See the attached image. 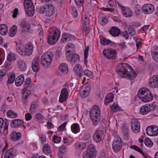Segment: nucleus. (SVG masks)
<instances>
[{
	"instance_id": "nucleus-1",
	"label": "nucleus",
	"mask_w": 158,
	"mask_h": 158,
	"mask_svg": "<svg viewBox=\"0 0 158 158\" xmlns=\"http://www.w3.org/2000/svg\"><path fill=\"white\" fill-rule=\"evenodd\" d=\"M119 66V69L118 72V74L122 77L131 80L136 77V72L134 71L131 67L128 64H120Z\"/></svg>"
},
{
	"instance_id": "nucleus-2",
	"label": "nucleus",
	"mask_w": 158,
	"mask_h": 158,
	"mask_svg": "<svg viewBox=\"0 0 158 158\" xmlns=\"http://www.w3.org/2000/svg\"><path fill=\"white\" fill-rule=\"evenodd\" d=\"M48 31V43L51 45L55 44L60 37V32L59 30L55 27H53L50 28Z\"/></svg>"
},
{
	"instance_id": "nucleus-3",
	"label": "nucleus",
	"mask_w": 158,
	"mask_h": 158,
	"mask_svg": "<svg viewBox=\"0 0 158 158\" xmlns=\"http://www.w3.org/2000/svg\"><path fill=\"white\" fill-rule=\"evenodd\" d=\"M16 50L20 55L25 56L31 55L33 50V46L31 42L28 43L25 46L20 44L17 45Z\"/></svg>"
},
{
	"instance_id": "nucleus-4",
	"label": "nucleus",
	"mask_w": 158,
	"mask_h": 158,
	"mask_svg": "<svg viewBox=\"0 0 158 158\" xmlns=\"http://www.w3.org/2000/svg\"><path fill=\"white\" fill-rule=\"evenodd\" d=\"M101 112L99 107L94 105L93 108L89 111L90 118L92 120L93 125L96 126L100 121Z\"/></svg>"
},
{
	"instance_id": "nucleus-5",
	"label": "nucleus",
	"mask_w": 158,
	"mask_h": 158,
	"mask_svg": "<svg viewBox=\"0 0 158 158\" xmlns=\"http://www.w3.org/2000/svg\"><path fill=\"white\" fill-rule=\"evenodd\" d=\"M31 82L30 78H27L24 82V87L22 90V100L23 104H26L28 96L31 94V91L27 89L30 86Z\"/></svg>"
},
{
	"instance_id": "nucleus-6",
	"label": "nucleus",
	"mask_w": 158,
	"mask_h": 158,
	"mask_svg": "<svg viewBox=\"0 0 158 158\" xmlns=\"http://www.w3.org/2000/svg\"><path fill=\"white\" fill-rule=\"evenodd\" d=\"M39 12L40 14L44 13L46 16L50 17L55 14V10L52 4H46L40 7Z\"/></svg>"
},
{
	"instance_id": "nucleus-7",
	"label": "nucleus",
	"mask_w": 158,
	"mask_h": 158,
	"mask_svg": "<svg viewBox=\"0 0 158 158\" xmlns=\"http://www.w3.org/2000/svg\"><path fill=\"white\" fill-rule=\"evenodd\" d=\"M53 58V54L51 52H47L42 56L41 63L44 66H48L51 63Z\"/></svg>"
},
{
	"instance_id": "nucleus-8",
	"label": "nucleus",
	"mask_w": 158,
	"mask_h": 158,
	"mask_svg": "<svg viewBox=\"0 0 158 158\" xmlns=\"http://www.w3.org/2000/svg\"><path fill=\"white\" fill-rule=\"evenodd\" d=\"M24 6L27 14L30 16H33L35 12L34 6L31 0H24Z\"/></svg>"
},
{
	"instance_id": "nucleus-9",
	"label": "nucleus",
	"mask_w": 158,
	"mask_h": 158,
	"mask_svg": "<svg viewBox=\"0 0 158 158\" xmlns=\"http://www.w3.org/2000/svg\"><path fill=\"white\" fill-rule=\"evenodd\" d=\"M95 147L94 145L91 144L88 145L86 152L83 154V158H95L96 155Z\"/></svg>"
},
{
	"instance_id": "nucleus-10",
	"label": "nucleus",
	"mask_w": 158,
	"mask_h": 158,
	"mask_svg": "<svg viewBox=\"0 0 158 158\" xmlns=\"http://www.w3.org/2000/svg\"><path fill=\"white\" fill-rule=\"evenodd\" d=\"M112 147L114 152H117L120 150L122 147V141L119 136H115L113 142Z\"/></svg>"
},
{
	"instance_id": "nucleus-11",
	"label": "nucleus",
	"mask_w": 158,
	"mask_h": 158,
	"mask_svg": "<svg viewBox=\"0 0 158 158\" xmlns=\"http://www.w3.org/2000/svg\"><path fill=\"white\" fill-rule=\"evenodd\" d=\"M118 7L121 11L122 15L125 17L129 18L131 17L133 15V12L130 8L125 7L119 3H117Z\"/></svg>"
},
{
	"instance_id": "nucleus-12",
	"label": "nucleus",
	"mask_w": 158,
	"mask_h": 158,
	"mask_svg": "<svg viewBox=\"0 0 158 158\" xmlns=\"http://www.w3.org/2000/svg\"><path fill=\"white\" fill-rule=\"evenodd\" d=\"M103 131L100 130H97L94 132L93 135V139L96 143H99L101 141L104 135Z\"/></svg>"
},
{
	"instance_id": "nucleus-13",
	"label": "nucleus",
	"mask_w": 158,
	"mask_h": 158,
	"mask_svg": "<svg viewBox=\"0 0 158 158\" xmlns=\"http://www.w3.org/2000/svg\"><path fill=\"white\" fill-rule=\"evenodd\" d=\"M103 52L104 55L108 59H114L116 56V51L114 49H105L103 51Z\"/></svg>"
},
{
	"instance_id": "nucleus-14",
	"label": "nucleus",
	"mask_w": 158,
	"mask_h": 158,
	"mask_svg": "<svg viewBox=\"0 0 158 158\" xmlns=\"http://www.w3.org/2000/svg\"><path fill=\"white\" fill-rule=\"evenodd\" d=\"M131 129L133 132L138 133L140 130V124L139 121L137 119H132L131 123Z\"/></svg>"
},
{
	"instance_id": "nucleus-15",
	"label": "nucleus",
	"mask_w": 158,
	"mask_h": 158,
	"mask_svg": "<svg viewBox=\"0 0 158 158\" xmlns=\"http://www.w3.org/2000/svg\"><path fill=\"white\" fill-rule=\"evenodd\" d=\"M80 94L83 98L86 97L89 94L90 91V85L89 84H85L83 88L80 89Z\"/></svg>"
},
{
	"instance_id": "nucleus-16",
	"label": "nucleus",
	"mask_w": 158,
	"mask_h": 158,
	"mask_svg": "<svg viewBox=\"0 0 158 158\" xmlns=\"http://www.w3.org/2000/svg\"><path fill=\"white\" fill-rule=\"evenodd\" d=\"M20 26L22 32L23 33L28 32L31 28L30 24L27 23L25 19H23L21 21Z\"/></svg>"
},
{
	"instance_id": "nucleus-17",
	"label": "nucleus",
	"mask_w": 158,
	"mask_h": 158,
	"mask_svg": "<svg viewBox=\"0 0 158 158\" xmlns=\"http://www.w3.org/2000/svg\"><path fill=\"white\" fill-rule=\"evenodd\" d=\"M143 12L146 14H151L154 10V6L150 4H145L142 6Z\"/></svg>"
},
{
	"instance_id": "nucleus-18",
	"label": "nucleus",
	"mask_w": 158,
	"mask_h": 158,
	"mask_svg": "<svg viewBox=\"0 0 158 158\" xmlns=\"http://www.w3.org/2000/svg\"><path fill=\"white\" fill-rule=\"evenodd\" d=\"M154 106L152 104H147L143 105L140 108V113L142 114H146L152 110L151 108H154Z\"/></svg>"
},
{
	"instance_id": "nucleus-19",
	"label": "nucleus",
	"mask_w": 158,
	"mask_h": 158,
	"mask_svg": "<svg viewBox=\"0 0 158 158\" xmlns=\"http://www.w3.org/2000/svg\"><path fill=\"white\" fill-rule=\"evenodd\" d=\"M23 124L24 121L22 119H16L12 120L10 125L13 128H17L22 126Z\"/></svg>"
},
{
	"instance_id": "nucleus-20",
	"label": "nucleus",
	"mask_w": 158,
	"mask_h": 158,
	"mask_svg": "<svg viewBox=\"0 0 158 158\" xmlns=\"http://www.w3.org/2000/svg\"><path fill=\"white\" fill-rule=\"evenodd\" d=\"M39 61V57L36 56L34 58L32 62V68L35 72H38L40 69Z\"/></svg>"
},
{
	"instance_id": "nucleus-21",
	"label": "nucleus",
	"mask_w": 158,
	"mask_h": 158,
	"mask_svg": "<svg viewBox=\"0 0 158 158\" xmlns=\"http://www.w3.org/2000/svg\"><path fill=\"white\" fill-rule=\"evenodd\" d=\"M75 38L74 36L68 33H64L62 35L61 41L62 43H66L68 41L74 40Z\"/></svg>"
},
{
	"instance_id": "nucleus-22",
	"label": "nucleus",
	"mask_w": 158,
	"mask_h": 158,
	"mask_svg": "<svg viewBox=\"0 0 158 158\" xmlns=\"http://www.w3.org/2000/svg\"><path fill=\"white\" fill-rule=\"evenodd\" d=\"M149 85L152 88H157L158 86V75H153L150 80Z\"/></svg>"
},
{
	"instance_id": "nucleus-23",
	"label": "nucleus",
	"mask_w": 158,
	"mask_h": 158,
	"mask_svg": "<svg viewBox=\"0 0 158 158\" xmlns=\"http://www.w3.org/2000/svg\"><path fill=\"white\" fill-rule=\"evenodd\" d=\"M69 95L68 91L65 89H63L61 91L59 98V102L61 103L65 102L67 99Z\"/></svg>"
},
{
	"instance_id": "nucleus-24",
	"label": "nucleus",
	"mask_w": 158,
	"mask_h": 158,
	"mask_svg": "<svg viewBox=\"0 0 158 158\" xmlns=\"http://www.w3.org/2000/svg\"><path fill=\"white\" fill-rule=\"evenodd\" d=\"M16 155V150L14 148H10L5 153L4 158H13Z\"/></svg>"
},
{
	"instance_id": "nucleus-25",
	"label": "nucleus",
	"mask_w": 158,
	"mask_h": 158,
	"mask_svg": "<svg viewBox=\"0 0 158 158\" xmlns=\"http://www.w3.org/2000/svg\"><path fill=\"white\" fill-rule=\"evenodd\" d=\"M16 155V150L14 148H10L5 153L4 158H13Z\"/></svg>"
},
{
	"instance_id": "nucleus-26",
	"label": "nucleus",
	"mask_w": 158,
	"mask_h": 158,
	"mask_svg": "<svg viewBox=\"0 0 158 158\" xmlns=\"http://www.w3.org/2000/svg\"><path fill=\"white\" fill-rule=\"evenodd\" d=\"M153 98L152 94L149 90L147 93V94H146L143 97L141 100L143 102H147L152 100Z\"/></svg>"
},
{
	"instance_id": "nucleus-27",
	"label": "nucleus",
	"mask_w": 158,
	"mask_h": 158,
	"mask_svg": "<svg viewBox=\"0 0 158 158\" xmlns=\"http://www.w3.org/2000/svg\"><path fill=\"white\" fill-rule=\"evenodd\" d=\"M109 33L113 36H118L120 35V30L116 27H112L109 31Z\"/></svg>"
},
{
	"instance_id": "nucleus-28",
	"label": "nucleus",
	"mask_w": 158,
	"mask_h": 158,
	"mask_svg": "<svg viewBox=\"0 0 158 158\" xmlns=\"http://www.w3.org/2000/svg\"><path fill=\"white\" fill-rule=\"evenodd\" d=\"M18 65L22 71H25L27 69L25 62L23 60L19 59L17 61Z\"/></svg>"
},
{
	"instance_id": "nucleus-29",
	"label": "nucleus",
	"mask_w": 158,
	"mask_h": 158,
	"mask_svg": "<svg viewBox=\"0 0 158 158\" xmlns=\"http://www.w3.org/2000/svg\"><path fill=\"white\" fill-rule=\"evenodd\" d=\"M68 71L67 65L64 63H61L59 67V73H67Z\"/></svg>"
},
{
	"instance_id": "nucleus-30",
	"label": "nucleus",
	"mask_w": 158,
	"mask_h": 158,
	"mask_svg": "<svg viewBox=\"0 0 158 158\" xmlns=\"http://www.w3.org/2000/svg\"><path fill=\"white\" fill-rule=\"evenodd\" d=\"M21 136V133L19 132H12L10 135V139L13 141H16L20 138Z\"/></svg>"
},
{
	"instance_id": "nucleus-31",
	"label": "nucleus",
	"mask_w": 158,
	"mask_h": 158,
	"mask_svg": "<svg viewBox=\"0 0 158 158\" xmlns=\"http://www.w3.org/2000/svg\"><path fill=\"white\" fill-rule=\"evenodd\" d=\"M149 90L146 88H143L139 89L138 92V95L140 100H141L142 98H143L144 95L147 94V93L149 91Z\"/></svg>"
},
{
	"instance_id": "nucleus-32",
	"label": "nucleus",
	"mask_w": 158,
	"mask_h": 158,
	"mask_svg": "<svg viewBox=\"0 0 158 158\" xmlns=\"http://www.w3.org/2000/svg\"><path fill=\"white\" fill-rule=\"evenodd\" d=\"M24 80V78L23 75L22 74L19 75L15 79V85L18 86H20L23 83Z\"/></svg>"
},
{
	"instance_id": "nucleus-33",
	"label": "nucleus",
	"mask_w": 158,
	"mask_h": 158,
	"mask_svg": "<svg viewBox=\"0 0 158 158\" xmlns=\"http://www.w3.org/2000/svg\"><path fill=\"white\" fill-rule=\"evenodd\" d=\"M73 70L76 74L78 75L81 77V76L83 73V69L81 66L80 64H76Z\"/></svg>"
},
{
	"instance_id": "nucleus-34",
	"label": "nucleus",
	"mask_w": 158,
	"mask_h": 158,
	"mask_svg": "<svg viewBox=\"0 0 158 158\" xmlns=\"http://www.w3.org/2000/svg\"><path fill=\"white\" fill-rule=\"evenodd\" d=\"M8 31V28L6 25L5 24H1L0 25V33L2 35H6Z\"/></svg>"
},
{
	"instance_id": "nucleus-35",
	"label": "nucleus",
	"mask_w": 158,
	"mask_h": 158,
	"mask_svg": "<svg viewBox=\"0 0 158 158\" xmlns=\"http://www.w3.org/2000/svg\"><path fill=\"white\" fill-rule=\"evenodd\" d=\"M113 97L114 95L111 93L107 94L106 96L105 99V104L106 105H107L108 103L113 101Z\"/></svg>"
},
{
	"instance_id": "nucleus-36",
	"label": "nucleus",
	"mask_w": 158,
	"mask_h": 158,
	"mask_svg": "<svg viewBox=\"0 0 158 158\" xmlns=\"http://www.w3.org/2000/svg\"><path fill=\"white\" fill-rule=\"evenodd\" d=\"M8 77L7 82L8 83L11 84L14 82L15 79V75L13 72H10L8 74Z\"/></svg>"
},
{
	"instance_id": "nucleus-37",
	"label": "nucleus",
	"mask_w": 158,
	"mask_h": 158,
	"mask_svg": "<svg viewBox=\"0 0 158 158\" xmlns=\"http://www.w3.org/2000/svg\"><path fill=\"white\" fill-rule=\"evenodd\" d=\"M43 150V152L45 153L48 155L51 154L52 152L50 148L48 143L44 145Z\"/></svg>"
},
{
	"instance_id": "nucleus-38",
	"label": "nucleus",
	"mask_w": 158,
	"mask_h": 158,
	"mask_svg": "<svg viewBox=\"0 0 158 158\" xmlns=\"http://www.w3.org/2000/svg\"><path fill=\"white\" fill-rule=\"evenodd\" d=\"M71 129L73 132L76 134L79 132V127L77 123H74L71 126Z\"/></svg>"
},
{
	"instance_id": "nucleus-39",
	"label": "nucleus",
	"mask_w": 158,
	"mask_h": 158,
	"mask_svg": "<svg viewBox=\"0 0 158 158\" xmlns=\"http://www.w3.org/2000/svg\"><path fill=\"white\" fill-rule=\"evenodd\" d=\"M74 49V45L71 43L68 44L65 48V50L67 51V53H69L73 51Z\"/></svg>"
},
{
	"instance_id": "nucleus-40",
	"label": "nucleus",
	"mask_w": 158,
	"mask_h": 158,
	"mask_svg": "<svg viewBox=\"0 0 158 158\" xmlns=\"http://www.w3.org/2000/svg\"><path fill=\"white\" fill-rule=\"evenodd\" d=\"M17 30V27L14 25L10 29L9 33V35L10 37L14 36L16 33Z\"/></svg>"
},
{
	"instance_id": "nucleus-41",
	"label": "nucleus",
	"mask_w": 158,
	"mask_h": 158,
	"mask_svg": "<svg viewBox=\"0 0 158 158\" xmlns=\"http://www.w3.org/2000/svg\"><path fill=\"white\" fill-rule=\"evenodd\" d=\"M128 33L131 36L135 35L136 34L135 30L134 27L131 25H130L128 27Z\"/></svg>"
},
{
	"instance_id": "nucleus-42",
	"label": "nucleus",
	"mask_w": 158,
	"mask_h": 158,
	"mask_svg": "<svg viewBox=\"0 0 158 158\" xmlns=\"http://www.w3.org/2000/svg\"><path fill=\"white\" fill-rule=\"evenodd\" d=\"M6 115L8 117L11 118H16L18 116L17 114L11 110H9L7 112Z\"/></svg>"
},
{
	"instance_id": "nucleus-43",
	"label": "nucleus",
	"mask_w": 158,
	"mask_h": 158,
	"mask_svg": "<svg viewBox=\"0 0 158 158\" xmlns=\"http://www.w3.org/2000/svg\"><path fill=\"white\" fill-rule=\"evenodd\" d=\"M75 147L78 149L82 150L85 147V144L83 143H81L80 142H77L75 144Z\"/></svg>"
},
{
	"instance_id": "nucleus-44",
	"label": "nucleus",
	"mask_w": 158,
	"mask_h": 158,
	"mask_svg": "<svg viewBox=\"0 0 158 158\" xmlns=\"http://www.w3.org/2000/svg\"><path fill=\"white\" fill-rule=\"evenodd\" d=\"M100 43L103 45H107L110 44L111 41L109 40L106 39L105 38L102 37L100 39Z\"/></svg>"
},
{
	"instance_id": "nucleus-45",
	"label": "nucleus",
	"mask_w": 158,
	"mask_h": 158,
	"mask_svg": "<svg viewBox=\"0 0 158 158\" xmlns=\"http://www.w3.org/2000/svg\"><path fill=\"white\" fill-rule=\"evenodd\" d=\"M72 15L74 18L77 17L78 15V13L75 7L72 6L71 9Z\"/></svg>"
},
{
	"instance_id": "nucleus-46",
	"label": "nucleus",
	"mask_w": 158,
	"mask_h": 158,
	"mask_svg": "<svg viewBox=\"0 0 158 158\" xmlns=\"http://www.w3.org/2000/svg\"><path fill=\"white\" fill-rule=\"evenodd\" d=\"M38 105V102L37 101H35L32 102L31 103L30 108V111L31 113L34 112L35 110Z\"/></svg>"
},
{
	"instance_id": "nucleus-47",
	"label": "nucleus",
	"mask_w": 158,
	"mask_h": 158,
	"mask_svg": "<svg viewBox=\"0 0 158 158\" xmlns=\"http://www.w3.org/2000/svg\"><path fill=\"white\" fill-rule=\"evenodd\" d=\"M153 58L156 62H158V47H156L152 54Z\"/></svg>"
},
{
	"instance_id": "nucleus-48",
	"label": "nucleus",
	"mask_w": 158,
	"mask_h": 158,
	"mask_svg": "<svg viewBox=\"0 0 158 158\" xmlns=\"http://www.w3.org/2000/svg\"><path fill=\"white\" fill-rule=\"evenodd\" d=\"M67 146L62 145L59 148V155L62 156V154L65 152L68 149Z\"/></svg>"
},
{
	"instance_id": "nucleus-49",
	"label": "nucleus",
	"mask_w": 158,
	"mask_h": 158,
	"mask_svg": "<svg viewBox=\"0 0 158 158\" xmlns=\"http://www.w3.org/2000/svg\"><path fill=\"white\" fill-rule=\"evenodd\" d=\"M15 56L14 54L10 53L8 54L7 59L10 62L15 61Z\"/></svg>"
},
{
	"instance_id": "nucleus-50",
	"label": "nucleus",
	"mask_w": 158,
	"mask_h": 158,
	"mask_svg": "<svg viewBox=\"0 0 158 158\" xmlns=\"http://www.w3.org/2000/svg\"><path fill=\"white\" fill-rule=\"evenodd\" d=\"M5 126L4 127V134L7 135L8 132V126L9 125V122L8 120L6 119L4 120Z\"/></svg>"
},
{
	"instance_id": "nucleus-51",
	"label": "nucleus",
	"mask_w": 158,
	"mask_h": 158,
	"mask_svg": "<svg viewBox=\"0 0 158 158\" xmlns=\"http://www.w3.org/2000/svg\"><path fill=\"white\" fill-rule=\"evenodd\" d=\"M120 107L118 105L115 103H114L111 106V110L113 112H115L119 110Z\"/></svg>"
},
{
	"instance_id": "nucleus-52",
	"label": "nucleus",
	"mask_w": 158,
	"mask_h": 158,
	"mask_svg": "<svg viewBox=\"0 0 158 158\" xmlns=\"http://www.w3.org/2000/svg\"><path fill=\"white\" fill-rule=\"evenodd\" d=\"M146 132L148 135L153 136L152 125L149 126L147 128Z\"/></svg>"
},
{
	"instance_id": "nucleus-53",
	"label": "nucleus",
	"mask_w": 158,
	"mask_h": 158,
	"mask_svg": "<svg viewBox=\"0 0 158 158\" xmlns=\"http://www.w3.org/2000/svg\"><path fill=\"white\" fill-rule=\"evenodd\" d=\"M144 143L148 147H151L153 145L152 141L148 138H146L145 139Z\"/></svg>"
},
{
	"instance_id": "nucleus-54",
	"label": "nucleus",
	"mask_w": 158,
	"mask_h": 158,
	"mask_svg": "<svg viewBox=\"0 0 158 158\" xmlns=\"http://www.w3.org/2000/svg\"><path fill=\"white\" fill-rule=\"evenodd\" d=\"M99 23L102 25H105L107 22V19L106 17H102L99 18Z\"/></svg>"
},
{
	"instance_id": "nucleus-55",
	"label": "nucleus",
	"mask_w": 158,
	"mask_h": 158,
	"mask_svg": "<svg viewBox=\"0 0 158 158\" xmlns=\"http://www.w3.org/2000/svg\"><path fill=\"white\" fill-rule=\"evenodd\" d=\"M82 23L83 24L88 23L89 24V19L88 18L87 16L85 15H84L82 17Z\"/></svg>"
},
{
	"instance_id": "nucleus-56",
	"label": "nucleus",
	"mask_w": 158,
	"mask_h": 158,
	"mask_svg": "<svg viewBox=\"0 0 158 158\" xmlns=\"http://www.w3.org/2000/svg\"><path fill=\"white\" fill-rule=\"evenodd\" d=\"M153 136L158 135V127L156 125H152Z\"/></svg>"
},
{
	"instance_id": "nucleus-57",
	"label": "nucleus",
	"mask_w": 158,
	"mask_h": 158,
	"mask_svg": "<svg viewBox=\"0 0 158 158\" xmlns=\"http://www.w3.org/2000/svg\"><path fill=\"white\" fill-rule=\"evenodd\" d=\"M83 31L85 32V35L89 33V24L87 23L83 25Z\"/></svg>"
},
{
	"instance_id": "nucleus-58",
	"label": "nucleus",
	"mask_w": 158,
	"mask_h": 158,
	"mask_svg": "<svg viewBox=\"0 0 158 158\" xmlns=\"http://www.w3.org/2000/svg\"><path fill=\"white\" fill-rule=\"evenodd\" d=\"M6 71L4 69L0 70V81H2L6 75Z\"/></svg>"
},
{
	"instance_id": "nucleus-59",
	"label": "nucleus",
	"mask_w": 158,
	"mask_h": 158,
	"mask_svg": "<svg viewBox=\"0 0 158 158\" xmlns=\"http://www.w3.org/2000/svg\"><path fill=\"white\" fill-rule=\"evenodd\" d=\"M84 74L88 77L91 78L93 76V73L88 70H86L84 72Z\"/></svg>"
},
{
	"instance_id": "nucleus-60",
	"label": "nucleus",
	"mask_w": 158,
	"mask_h": 158,
	"mask_svg": "<svg viewBox=\"0 0 158 158\" xmlns=\"http://www.w3.org/2000/svg\"><path fill=\"white\" fill-rule=\"evenodd\" d=\"M128 33L127 31H125L123 32H120V34L122 36L124 37L126 39H127L129 38Z\"/></svg>"
},
{
	"instance_id": "nucleus-61",
	"label": "nucleus",
	"mask_w": 158,
	"mask_h": 158,
	"mask_svg": "<svg viewBox=\"0 0 158 158\" xmlns=\"http://www.w3.org/2000/svg\"><path fill=\"white\" fill-rule=\"evenodd\" d=\"M141 7L139 6H137L134 8V10L136 15H139L140 13Z\"/></svg>"
},
{
	"instance_id": "nucleus-62",
	"label": "nucleus",
	"mask_w": 158,
	"mask_h": 158,
	"mask_svg": "<svg viewBox=\"0 0 158 158\" xmlns=\"http://www.w3.org/2000/svg\"><path fill=\"white\" fill-rule=\"evenodd\" d=\"M35 119L37 120H42L44 119V117L42 114L40 113H38L35 115Z\"/></svg>"
},
{
	"instance_id": "nucleus-63",
	"label": "nucleus",
	"mask_w": 158,
	"mask_h": 158,
	"mask_svg": "<svg viewBox=\"0 0 158 158\" xmlns=\"http://www.w3.org/2000/svg\"><path fill=\"white\" fill-rule=\"evenodd\" d=\"M79 59L80 57L78 55L76 54H73V61L76 62Z\"/></svg>"
},
{
	"instance_id": "nucleus-64",
	"label": "nucleus",
	"mask_w": 158,
	"mask_h": 158,
	"mask_svg": "<svg viewBox=\"0 0 158 158\" xmlns=\"http://www.w3.org/2000/svg\"><path fill=\"white\" fill-rule=\"evenodd\" d=\"M75 3L77 6H81L83 4V0H74Z\"/></svg>"
}]
</instances>
